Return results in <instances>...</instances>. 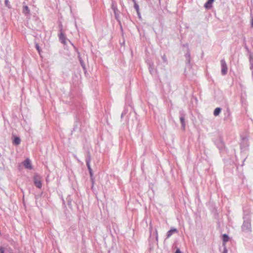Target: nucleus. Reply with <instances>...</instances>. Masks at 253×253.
I'll return each instance as SVG.
<instances>
[{
    "mask_svg": "<svg viewBox=\"0 0 253 253\" xmlns=\"http://www.w3.org/2000/svg\"><path fill=\"white\" fill-rule=\"evenodd\" d=\"M244 220L242 225V231L245 233L249 234L252 232L251 219L248 217H244Z\"/></svg>",
    "mask_w": 253,
    "mask_h": 253,
    "instance_id": "obj_1",
    "label": "nucleus"
},
{
    "mask_svg": "<svg viewBox=\"0 0 253 253\" xmlns=\"http://www.w3.org/2000/svg\"><path fill=\"white\" fill-rule=\"evenodd\" d=\"M41 179V176L38 174L35 175L33 178L34 185L38 188H41L42 187Z\"/></svg>",
    "mask_w": 253,
    "mask_h": 253,
    "instance_id": "obj_2",
    "label": "nucleus"
},
{
    "mask_svg": "<svg viewBox=\"0 0 253 253\" xmlns=\"http://www.w3.org/2000/svg\"><path fill=\"white\" fill-rule=\"evenodd\" d=\"M221 63V73L222 75L225 76L227 74L228 68L227 66V64L224 59H222L220 61Z\"/></svg>",
    "mask_w": 253,
    "mask_h": 253,
    "instance_id": "obj_3",
    "label": "nucleus"
},
{
    "mask_svg": "<svg viewBox=\"0 0 253 253\" xmlns=\"http://www.w3.org/2000/svg\"><path fill=\"white\" fill-rule=\"evenodd\" d=\"M23 164L25 168L28 169H32L33 166L31 160L29 158H27L23 162Z\"/></svg>",
    "mask_w": 253,
    "mask_h": 253,
    "instance_id": "obj_4",
    "label": "nucleus"
},
{
    "mask_svg": "<svg viewBox=\"0 0 253 253\" xmlns=\"http://www.w3.org/2000/svg\"><path fill=\"white\" fill-rule=\"evenodd\" d=\"M179 114H180V123L181 124V126H182V127L183 128V129H185V113L181 111L179 112Z\"/></svg>",
    "mask_w": 253,
    "mask_h": 253,
    "instance_id": "obj_5",
    "label": "nucleus"
},
{
    "mask_svg": "<svg viewBox=\"0 0 253 253\" xmlns=\"http://www.w3.org/2000/svg\"><path fill=\"white\" fill-rule=\"evenodd\" d=\"M59 38L60 41L62 43H63L64 44H65L66 43V37H65V36L64 35V34L63 33V32L62 31V27L61 28V29H60V34L59 35Z\"/></svg>",
    "mask_w": 253,
    "mask_h": 253,
    "instance_id": "obj_6",
    "label": "nucleus"
},
{
    "mask_svg": "<svg viewBox=\"0 0 253 253\" xmlns=\"http://www.w3.org/2000/svg\"><path fill=\"white\" fill-rule=\"evenodd\" d=\"M111 8L114 11L116 17H117L118 15L119 10L117 8V4L114 1L112 2Z\"/></svg>",
    "mask_w": 253,
    "mask_h": 253,
    "instance_id": "obj_7",
    "label": "nucleus"
},
{
    "mask_svg": "<svg viewBox=\"0 0 253 253\" xmlns=\"http://www.w3.org/2000/svg\"><path fill=\"white\" fill-rule=\"evenodd\" d=\"M178 231L176 228H171L167 233V238H169L173 233H177Z\"/></svg>",
    "mask_w": 253,
    "mask_h": 253,
    "instance_id": "obj_8",
    "label": "nucleus"
},
{
    "mask_svg": "<svg viewBox=\"0 0 253 253\" xmlns=\"http://www.w3.org/2000/svg\"><path fill=\"white\" fill-rule=\"evenodd\" d=\"M214 0H208L205 3L204 6L206 9H210L212 6V3Z\"/></svg>",
    "mask_w": 253,
    "mask_h": 253,
    "instance_id": "obj_9",
    "label": "nucleus"
},
{
    "mask_svg": "<svg viewBox=\"0 0 253 253\" xmlns=\"http://www.w3.org/2000/svg\"><path fill=\"white\" fill-rule=\"evenodd\" d=\"M249 62L250 65V69L252 71V77L253 80V57L252 55L250 56Z\"/></svg>",
    "mask_w": 253,
    "mask_h": 253,
    "instance_id": "obj_10",
    "label": "nucleus"
},
{
    "mask_svg": "<svg viewBox=\"0 0 253 253\" xmlns=\"http://www.w3.org/2000/svg\"><path fill=\"white\" fill-rule=\"evenodd\" d=\"M149 66V70L151 74H153L154 71V66L153 62L149 61L147 62Z\"/></svg>",
    "mask_w": 253,
    "mask_h": 253,
    "instance_id": "obj_11",
    "label": "nucleus"
},
{
    "mask_svg": "<svg viewBox=\"0 0 253 253\" xmlns=\"http://www.w3.org/2000/svg\"><path fill=\"white\" fill-rule=\"evenodd\" d=\"M229 239V238L227 234H225L223 235V236H222L223 246H225V243L228 241Z\"/></svg>",
    "mask_w": 253,
    "mask_h": 253,
    "instance_id": "obj_12",
    "label": "nucleus"
},
{
    "mask_svg": "<svg viewBox=\"0 0 253 253\" xmlns=\"http://www.w3.org/2000/svg\"><path fill=\"white\" fill-rule=\"evenodd\" d=\"M22 12L26 15H27L30 13V9L27 5H24L23 6Z\"/></svg>",
    "mask_w": 253,
    "mask_h": 253,
    "instance_id": "obj_13",
    "label": "nucleus"
},
{
    "mask_svg": "<svg viewBox=\"0 0 253 253\" xmlns=\"http://www.w3.org/2000/svg\"><path fill=\"white\" fill-rule=\"evenodd\" d=\"M221 108L220 107H217L215 109L213 112V115L215 116H218L221 112Z\"/></svg>",
    "mask_w": 253,
    "mask_h": 253,
    "instance_id": "obj_14",
    "label": "nucleus"
},
{
    "mask_svg": "<svg viewBox=\"0 0 253 253\" xmlns=\"http://www.w3.org/2000/svg\"><path fill=\"white\" fill-rule=\"evenodd\" d=\"M134 8L136 10L138 16L139 17H140L141 16H140V13L139 12V5H138V4L136 2H135V3L134 4Z\"/></svg>",
    "mask_w": 253,
    "mask_h": 253,
    "instance_id": "obj_15",
    "label": "nucleus"
},
{
    "mask_svg": "<svg viewBox=\"0 0 253 253\" xmlns=\"http://www.w3.org/2000/svg\"><path fill=\"white\" fill-rule=\"evenodd\" d=\"M85 161H86V164H90L91 156L89 153H87V155L86 157Z\"/></svg>",
    "mask_w": 253,
    "mask_h": 253,
    "instance_id": "obj_16",
    "label": "nucleus"
},
{
    "mask_svg": "<svg viewBox=\"0 0 253 253\" xmlns=\"http://www.w3.org/2000/svg\"><path fill=\"white\" fill-rule=\"evenodd\" d=\"M21 140L19 137H15L13 140V143L16 145H19L20 143Z\"/></svg>",
    "mask_w": 253,
    "mask_h": 253,
    "instance_id": "obj_17",
    "label": "nucleus"
},
{
    "mask_svg": "<svg viewBox=\"0 0 253 253\" xmlns=\"http://www.w3.org/2000/svg\"><path fill=\"white\" fill-rule=\"evenodd\" d=\"M217 146L219 149H221L223 148L224 144L222 141H220L217 144Z\"/></svg>",
    "mask_w": 253,
    "mask_h": 253,
    "instance_id": "obj_18",
    "label": "nucleus"
},
{
    "mask_svg": "<svg viewBox=\"0 0 253 253\" xmlns=\"http://www.w3.org/2000/svg\"><path fill=\"white\" fill-rule=\"evenodd\" d=\"M185 57L186 58V59L188 61V62H190V51H188L185 54Z\"/></svg>",
    "mask_w": 253,
    "mask_h": 253,
    "instance_id": "obj_19",
    "label": "nucleus"
},
{
    "mask_svg": "<svg viewBox=\"0 0 253 253\" xmlns=\"http://www.w3.org/2000/svg\"><path fill=\"white\" fill-rule=\"evenodd\" d=\"M86 166H87V169L89 171V173H91V172H93L92 169L90 166V164H86Z\"/></svg>",
    "mask_w": 253,
    "mask_h": 253,
    "instance_id": "obj_20",
    "label": "nucleus"
},
{
    "mask_svg": "<svg viewBox=\"0 0 253 253\" xmlns=\"http://www.w3.org/2000/svg\"><path fill=\"white\" fill-rule=\"evenodd\" d=\"M36 48L37 50H38L39 53L40 54L41 50L40 49V46L39 45V44L38 43H36Z\"/></svg>",
    "mask_w": 253,
    "mask_h": 253,
    "instance_id": "obj_21",
    "label": "nucleus"
},
{
    "mask_svg": "<svg viewBox=\"0 0 253 253\" xmlns=\"http://www.w3.org/2000/svg\"><path fill=\"white\" fill-rule=\"evenodd\" d=\"M80 61L81 64L82 66L83 67V68H85V66H84V63L81 58H80Z\"/></svg>",
    "mask_w": 253,
    "mask_h": 253,
    "instance_id": "obj_22",
    "label": "nucleus"
},
{
    "mask_svg": "<svg viewBox=\"0 0 253 253\" xmlns=\"http://www.w3.org/2000/svg\"><path fill=\"white\" fill-rule=\"evenodd\" d=\"M162 59H163V61L164 62H167V58H166L165 55H163L162 56Z\"/></svg>",
    "mask_w": 253,
    "mask_h": 253,
    "instance_id": "obj_23",
    "label": "nucleus"
},
{
    "mask_svg": "<svg viewBox=\"0 0 253 253\" xmlns=\"http://www.w3.org/2000/svg\"><path fill=\"white\" fill-rule=\"evenodd\" d=\"M223 247H224V249H223V251L222 253H227L228 251H227V249H226L225 246H223Z\"/></svg>",
    "mask_w": 253,
    "mask_h": 253,
    "instance_id": "obj_24",
    "label": "nucleus"
},
{
    "mask_svg": "<svg viewBox=\"0 0 253 253\" xmlns=\"http://www.w3.org/2000/svg\"><path fill=\"white\" fill-rule=\"evenodd\" d=\"M155 233H156V239L158 241V234L157 230L156 229H155Z\"/></svg>",
    "mask_w": 253,
    "mask_h": 253,
    "instance_id": "obj_25",
    "label": "nucleus"
},
{
    "mask_svg": "<svg viewBox=\"0 0 253 253\" xmlns=\"http://www.w3.org/2000/svg\"><path fill=\"white\" fill-rule=\"evenodd\" d=\"M91 182H92V186H93V185L94 184V183H95V180H94V178H91Z\"/></svg>",
    "mask_w": 253,
    "mask_h": 253,
    "instance_id": "obj_26",
    "label": "nucleus"
},
{
    "mask_svg": "<svg viewBox=\"0 0 253 253\" xmlns=\"http://www.w3.org/2000/svg\"><path fill=\"white\" fill-rule=\"evenodd\" d=\"M4 248L2 247H0V253H4Z\"/></svg>",
    "mask_w": 253,
    "mask_h": 253,
    "instance_id": "obj_27",
    "label": "nucleus"
},
{
    "mask_svg": "<svg viewBox=\"0 0 253 253\" xmlns=\"http://www.w3.org/2000/svg\"><path fill=\"white\" fill-rule=\"evenodd\" d=\"M89 175H90V178L94 177H93V172H91V173H89Z\"/></svg>",
    "mask_w": 253,
    "mask_h": 253,
    "instance_id": "obj_28",
    "label": "nucleus"
},
{
    "mask_svg": "<svg viewBox=\"0 0 253 253\" xmlns=\"http://www.w3.org/2000/svg\"><path fill=\"white\" fill-rule=\"evenodd\" d=\"M175 253H182L180 251V250L178 249L176 250V252Z\"/></svg>",
    "mask_w": 253,
    "mask_h": 253,
    "instance_id": "obj_29",
    "label": "nucleus"
},
{
    "mask_svg": "<svg viewBox=\"0 0 253 253\" xmlns=\"http://www.w3.org/2000/svg\"><path fill=\"white\" fill-rule=\"evenodd\" d=\"M5 5L6 6H8V0H5Z\"/></svg>",
    "mask_w": 253,
    "mask_h": 253,
    "instance_id": "obj_30",
    "label": "nucleus"
},
{
    "mask_svg": "<svg viewBox=\"0 0 253 253\" xmlns=\"http://www.w3.org/2000/svg\"><path fill=\"white\" fill-rule=\"evenodd\" d=\"M152 230V226H151V225H150V234H151Z\"/></svg>",
    "mask_w": 253,
    "mask_h": 253,
    "instance_id": "obj_31",
    "label": "nucleus"
},
{
    "mask_svg": "<svg viewBox=\"0 0 253 253\" xmlns=\"http://www.w3.org/2000/svg\"><path fill=\"white\" fill-rule=\"evenodd\" d=\"M251 25H252V26L253 27V18L251 20Z\"/></svg>",
    "mask_w": 253,
    "mask_h": 253,
    "instance_id": "obj_32",
    "label": "nucleus"
},
{
    "mask_svg": "<svg viewBox=\"0 0 253 253\" xmlns=\"http://www.w3.org/2000/svg\"><path fill=\"white\" fill-rule=\"evenodd\" d=\"M132 0V1H133V2H134V4L135 3V2H136L135 0Z\"/></svg>",
    "mask_w": 253,
    "mask_h": 253,
    "instance_id": "obj_33",
    "label": "nucleus"
},
{
    "mask_svg": "<svg viewBox=\"0 0 253 253\" xmlns=\"http://www.w3.org/2000/svg\"><path fill=\"white\" fill-rule=\"evenodd\" d=\"M227 113H228V114H229V111H227Z\"/></svg>",
    "mask_w": 253,
    "mask_h": 253,
    "instance_id": "obj_34",
    "label": "nucleus"
},
{
    "mask_svg": "<svg viewBox=\"0 0 253 253\" xmlns=\"http://www.w3.org/2000/svg\"><path fill=\"white\" fill-rule=\"evenodd\" d=\"M159 2L160 3L161 0H159Z\"/></svg>",
    "mask_w": 253,
    "mask_h": 253,
    "instance_id": "obj_35",
    "label": "nucleus"
}]
</instances>
